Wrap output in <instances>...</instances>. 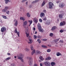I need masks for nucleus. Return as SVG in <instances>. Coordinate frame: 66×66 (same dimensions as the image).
Instances as JSON below:
<instances>
[{
  "label": "nucleus",
  "instance_id": "1",
  "mask_svg": "<svg viewBox=\"0 0 66 66\" xmlns=\"http://www.w3.org/2000/svg\"><path fill=\"white\" fill-rule=\"evenodd\" d=\"M18 59H20L21 60V61L23 63L24 62V61H23V59H22L23 56L22 54H20L18 56Z\"/></svg>",
  "mask_w": 66,
  "mask_h": 66
},
{
  "label": "nucleus",
  "instance_id": "2",
  "mask_svg": "<svg viewBox=\"0 0 66 66\" xmlns=\"http://www.w3.org/2000/svg\"><path fill=\"white\" fill-rule=\"evenodd\" d=\"M37 28L39 30V31L40 32H43L44 30L42 28L41 26H40V24L39 23H38L37 25Z\"/></svg>",
  "mask_w": 66,
  "mask_h": 66
},
{
  "label": "nucleus",
  "instance_id": "3",
  "mask_svg": "<svg viewBox=\"0 0 66 66\" xmlns=\"http://www.w3.org/2000/svg\"><path fill=\"white\" fill-rule=\"evenodd\" d=\"M30 48L31 50H33L31 52V55H33L35 53V50L34 49L33 45H31Z\"/></svg>",
  "mask_w": 66,
  "mask_h": 66
},
{
  "label": "nucleus",
  "instance_id": "4",
  "mask_svg": "<svg viewBox=\"0 0 66 66\" xmlns=\"http://www.w3.org/2000/svg\"><path fill=\"white\" fill-rule=\"evenodd\" d=\"M29 63L30 66H32L33 64V59L32 58H30V59H29Z\"/></svg>",
  "mask_w": 66,
  "mask_h": 66
},
{
  "label": "nucleus",
  "instance_id": "5",
  "mask_svg": "<svg viewBox=\"0 0 66 66\" xmlns=\"http://www.w3.org/2000/svg\"><path fill=\"white\" fill-rule=\"evenodd\" d=\"M25 30L27 37H28L29 36V34H28L27 33V32H28V27H25Z\"/></svg>",
  "mask_w": 66,
  "mask_h": 66
},
{
  "label": "nucleus",
  "instance_id": "6",
  "mask_svg": "<svg viewBox=\"0 0 66 66\" xmlns=\"http://www.w3.org/2000/svg\"><path fill=\"white\" fill-rule=\"evenodd\" d=\"M49 8L50 9H52V6H53L54 5L52 2H50L49 3Z\"/></svg>",
  "mask_w": 66,
  "mask_h": 66
},
{
  "label": "nucleus",
  "instance_id": "7",
  "mask_svg": "<svg viewBox=\"0 0 66 66\" xmlns=\"http://www.w3.org/2000/svg\"><path fill=\"white\" fill-rule=\"evenodd\" d=\"M66 24V22L65 21H63L61 22L60 23V26H63Z\"/></svg>",
  "mask_w": 66,
  "mask_h": 66
},
{
  "label": "nucleus",
  "instance_id": "8",
  "mask_svg": "<svg viewBox=\"0 0 66 66\" xmlns=\"http://www.w3.org/2000/svg\"><path fill=\"white\" fill-rule=\"evenodd\" d=\"M44 64L46 66H50V63L46 62H44Z\"/></svg>",
  "mask_w": 66,
  "mask_h": 66
},
{
  "label": "nucleus",
  "instance_id": "9",
  "mask_svg": "<svg viewBox=\"0 0 66 66\" xmlns=\"http://www.w3.org/2000/svg\"><path fill=\"white\" fill-rule=\"evenodd\" d=\"M6 28H5V27H3V28H2L1 29V31L2 32H4L5 30H6Z\"/></svg>",
  "mask_w": 66,
  "mask_h": 66
},
{
  "label": "nucleus",
  "instance_id": "10",
  "mask_svg": "<svg viewBox=\"0 0 66 66\" xmlns=\"http://www.w3.org/2000/svg\"><path fill=\"white\" fill-rule=\"evenodd\" d=\"M34 21L35 23H37L38 22V19L36 18H34Z\"/></svg>",
  "mask_w": 66,
  "mask_h": 66
},
{
  "label": "nucleus",
  "instance_id": "11",
  "mask_svg": "<svg viewBox=\"0 0 66 66\" xmlns=\"http://www.w3.org/2000/svg\"><path fill=\"white\" fill-rule=\"evenodd\" d=\"M29 40L30 42H28V44H31V43L33 42V41L32 40L31 38V36H30L29 37Z\"/></svg>",
  "mask_w": 66,
  "mask_h": 66
},
{
  "label": "nucleus",
  "instance_id": "12",
  "mask_svg": "<svg viewBox=\"0 0 66 66\" xmlns=\"http://www.w3.org/2000/svg\"><path fill=\"white\" fill-rule=\"evenodd\" d=\"M40 16L41 18H43L45 16V14L43 12L41 13L40 15Z\"/></svg>",
  "mask_w": 66,
  "mask_h": 66
},
{
  "label": "nucleus",
  "instance_id": "13",
  "mask_svg": "<svg viewBox=\"0 0 66 66\" xmlns=\"http://www.w3.org/2000/svg\"><path fill=\"white\" fill-rule=\"evenodd\" d=\"M50 22H51L50 20H48L47 22L45 23L46 24H47V25H49V24H50Z\"/></svg>",
  "mask_w": 66,
  "mask_h": 66
},
{
  "label": "nucleus",
  "instance_id": "14",
  "mask_svg": "<svg viewBox=\"0 0 66 66\" xmlns=\"http://www.w3.org/2000/svg\"><path fill=\"white\" fill-rule=\"evenodd\" d=\"M59 18H60V19H62V18H63V15L62 14H59Z\"/></svg>",
  "mask_w": 66,
  "mask_h": 66
},
{
  "label": "nucleus",
  "instance_id": "15",
  "mask_svg": "<svg viewBox=\"0 0 66 66\" xmlns=\"http://www.w3.org/2000/svg\"><path fill=\"white\" fill-rule=\"evenodd\" d=\"M35 53L36 54H39L40 53V52L39 51H36Z\"/></svg>",
  "mask_w": 66,
  "mask_h": 66
},
{
  "label": "nucleus",
  "instance_id": "16",
  "mask_svg": "<svg viewBox=\"0 0 66 66\" xmlns=\"http://www.w3.org/2000/svg\"><path fill=\"white\" fill-rule=\"evenodd\" d=\"M56 54L57 56H60V55H62V54H61L59 52H57L56 53Z\"/></svg>",
  "mask_w": 66,
  "mask_h": 66
},
{
  "label": "nucleus",
  "instance_id": "17",
  "mask_svg": "<svg viewBox=\"0 0 66 66\" xmlns=\"http://www.w3.org/2000/svg\"><path fill=\"white\" fill-rule=\"evenodd\" d=\"M56 28V26H54L53 27H52L51 30L52 31H54V30H55Z\"/></svg>",
  "mask_w": 66,
  "mask_h": 66
},
{
  "label": "nucleus",
  "instance_id": "18",
  "mask_svg": "<svg viewBox=\"0 0 66 66\" xmlns=\"http://www.w3.org/2000/svg\"><path fill=\"white\" fill-rule=\"evenodd\" d=\"M64 6V3H61L60 4V7H63Z\"/></svg>",
  "mask_w": 66,
  "mask_h": 66
},
{
  "label": "nucleus",
  "instance_id": "19",
  "mask_svg": "<svg viewBox=\"0 0 66 66\" xmlns=\"http://www.w3.org/2000/svg\"><path fill=\"white\" fill-rule=\"evenodd\" d=\"M51 58L50 57H48L46 58L45 60H46V61H47V60H51Z\"/></svg>",
  "mask_w": 66,
  "mask_h": 66
},
{
  "label": "nucleus",
  "instance_id": "20",
  "mask_svg": "<svg viewBox=\"0 0 66 66\" xmlns=\"http://www.w3.org/2000/svg\"><path fill=\"white\" fill-rule=\"evenodd\" d=\"M39 59L40 60H41L42 61H44V58L42 56H40L39 57Z\"/></svg>",
  "mask_w": 66,
  "mask_h": 66
},
{
  "label": "nucleus",
  "instance_id": "21",
  "mask_svg": "<svg viewBox=\"0 0 66 66\" xmlns=\"http://www.w3.org/2000/svg\"><path fill=\"white\" fill-rule=\"evenodd\" d=\"M27 21H25L23 23V24L24 26H26L27 25Z\"/></svg>",
  "mask_w": 66,
  "mask_h": 66
},
{
  "label": "nucleus",
  "instance_id": "22",
  "mask_svg": "<svg viewBox=\"0 0 66 66\" xmlns=\"http://www.w3.org/2000/svg\"><path fill=\"white\" fill-rule=\"evenodd\" d=\"M55 65V63L53 62H52L51 63V65L52 66H54Z\"/></svg>",
  "mask_w": 66,
  "mask_h": 66
},
{
  "label": "nucleus",
  "instance_id": "23",
  "mask_svg": "<svg viewBox=\"0 0 66 66\" xmlns=\"http://www.w3.org/2000/svg\"><path fill=\"white\" fill-rule=\"evenodd\" d=\"M28 22H30V24L29 25V26H30V25H31L32 23V20L30 21L29 20L28 21Z\"/></svg>",
  "mask_w": 66,
  "mask_h": 66
},
{
  "label": "nucleus",
  "instance_id": "24",
  "mask_svg": "<svg viewBox=\"0 0 66 66\" xmlns=\"http://www.w3.org/2000/svg\"><path fill=\"white\" fill-rule=\"evenodd\" d=\"M18 24V21L16 20L15 21V23H14V26H17Z\"/></svg>",
  "mask_w": 66,
  "mask_h": 66
},
{
  "label": "nucleus",
  "instance_id": "25",
  "mask_svg": "<svg viewBox=\"0 0 66 66\" xmlns=\"http://www.w3.org/2000/svg\"><path fill=\"white\" fill-rule=\"evenodd\" d=\"M45 4V1H44L43 2V3H42L41 6H43Z\"/></svg>",
  "mask_w": 66,
  "mask_h": 66
},
{
  "label": "nucleus",
  "instance_id": "26",
  "mask_svg": "<svg viewBox=\"0 0 66 66\" xmlns=\"http://www.w3.org/2000/svg\"><path fill=\"white\" fill-rule=\"evenodd\" d=\"M27 16L28 17H30V14L29 13H27Z\"/></svg>",
  "mask_w": 66,
  "mask_h": 66
},
{
  "label": "nucleus",
  "instance_id": "27",
  "mask_svg": "<svg viewBox=\"0 0 66 66\" xmlns=\"http://www.w3.org/2000/svg\"><path fill=\"white\" fill-rule=\"evenodd\" d=\"M5 3L6 4H7L9 1V0H5Z\"/></svg>",
  "mask_w": 66,
  "mask_h": 66
},
{
  "label": "nucleus",
  "instance_id": "28",
  "mask_svg": "<svg viewBox=\"0 0 66 66\" xmlns=\"http://www.w3.org/2000/svg\"><path fill=\"white\" fill-rule=\"evenodd\" d=\"M11 59V57H9L6 59H5V60H6V61H7L8 60H10V59Z\"/></svg>",
  "mask_w": 66,
  "mask_h": 66
},
{
  "label": "nucleus",
  "instance_id": "29",
  "mask_svg": "<svg viewBox=\"0 0 66 66\" xmlns=\"http://www.w3.org/2000/svg\"><path fill=\"white\" fill-rule=\"evenodd\" d=\"M2 17L4 19H7V17L6 16L4 15H2Z\"/></svg>",
  "mask_w": 66,
  "mask_h": 66
},
{
  "label": "nucleus",
  "instance_id": "30",
  "mask_svg": "<svg viewBox=\"0 0 66 66\" xmlns=\"http://www.w3.org/2000/svg\"><path fill=\"white\" fill-rule=\"evenodd\" d=\"M20 19H21V20H23V21L25 20V19H24V18L22 17H20Z\"/></svg>",
  "mask_w": 66,
  "mask_h": 66
},
{
  "label": "nucleus",
  "instance_id": "31",
  "mask_svg": "<svg viewBox=\"0 0 66 66\" xmlns=\"http://www.w3.org/2000/svg\"><path fill=\"white\" fill-rule=\"evenodd\" d=\"M53 33H51L50 34V36L51 37L53 36Z\"/></svg>",
  "mask_w": 66,
  "mask_h": 66
},
{
  "label": "nucleus",
  "instance_id": "32",
  "mask_svg": "<svg viewBox=\"0 0 66 66\" xmlns=\"http://www.w3.org/2000/svg\"><path fill=\"white\" fill-rule=\"evenodd\" d=\"M42 47L43 48H47V46L45 45H42Z\"/></svg>",
  "mask_w": 66,
  "mask_h": 66
},
{
  "label": "nucleus",
  "instance_id": "33",
  "mask_svg": "<svg viewBox=\"0 0 66 66\" xmlns=\"http://www.w3.org/2000/svg\"><path fill=\"white\" fill-rule=\"evenodd\" d=\"M51 51V49H48L47 50V52H50Z\"/></svg>",
  "mask_w": 66,
  "mask_h": 66
},
{
  "label": "nucleus",
  "instance_id": "34",
  "mask_svg": "<svg viewBox=\"0 0 66 66\" xmlns=\"http://www.w3.org/2000/svg\"><path fill=\"white\" fill-rule=\"evenodd\" d=\"M59 39H57L55 40L54 41L55 43H56V42H58V41L59 40Z\"/></svg>",
  "mask_w": 66,
  "mask_h": 66
},
{
  "label": "nucleus",
  "instance_id": "35",
  "mask_svg": "<svg viewBox=\"0 0 66 66\" xmlns=\"http://www.w3.org/2000/svg\"><path fill=\"white\" fill-rule=\"evenodd\" d=\"M3 12H5L6 11V10L5 9H4L2 10Z\"/></svg>",
  "mask_w": 66,
  "mask_h": 66
},
{
  "label": "nucleus",
  "instance_id": "36",
  "mask_svg": "<svg viewBox=\"0 0 66 66\" xmlns=\"http://www.w3.org/2000/svg\"><path fill=\"white\" fill-rule=\"evenodd\" d=\"M39 22H43V20L41 19H40L39 20Z\"/></svg>",
  "mask_w": 66,
  "mask_h": 66
},
{
  "label": "nucleus",
  "instance_id": "37",
  "mask_svg": "<svg viewBox=\"0 0 66 66\" xmlns=\"http://www.w3.org/2000/svg\"><path fill=\"white\" fill-rule=\"evenodd\" d=\"M5 9L6 10V11H7V10L9 9V7H5Z\"/></svg>",
  "mask_w": 66,
  "mask_h": 66
},
{
  "label": "nucleus",
  "instance_id": "38",
  "mask_svg": "<svg viewBox=\"0 0 66 66\" xmlns=\"http://www.w3.org/2000/svg\"><path fill=\"white\" fill-rule=\"evenodd\" d=\"M37 41L39 42V44H40V43H41V41H40V40L39 39H38Z\"/></svg>",
  "mask_w": 66,
  "mask_h": 66
},
{
  "label": "nucleus",
  "instance_id": "39",
  "mask_svg": "<svg viewBox=\"0 0 66 66\" xmlns=\"http://www.w3.org/2000/svg\"><path fill=\"white\" fill-rule=\"evenodd\" d=\"M25 50L27 51H29V49L27 48H26Z\"/></svg>",
  "mask_w": 66,
  "mask_h": 66
},
{
  "label": "nucleus",
  "instance_id": "40",
  "mask_svg": "<svg viewBox=\"0 0 66 66\" xmlns=\"http://www.w3.org/2000/svg\"><path fill=\"white\" fill-rule=\"evenodd\" d=\"M34 39H36V38H37V36H36L35 35H34Z\"/></svg>",
  "mask_w": 66,
  "mask_h": 66
},
{
  "label": "nucleus",
  "instance_id": "41",
  "mask_svg": "<svg viewBox=\"0 0 66 66\" xmlns=\"http://www.w3.org/2000/svg\"><path fill=\"white\" fill-rule=\"evenodd\" d=\"M38 38H42V36H37Z\"/></svg>",
  "mask_w": 66,
  "mask_h": 66
},
{
  "label": "nucleus",
  "instance_id": "42",
  "mask_svg": "<svg viewBox=\"0 0 66 66\" xmlns=\"http://www.w3.org/2000/svg\"><path fill=\"white\" fill-rule=\"evenodd\" d=\"M29 7L30 8H32L33 7V5H29Z\"/></svg>",
  "mask_w": 66,
  "mask_h": 66
},
{
  "label": "nucleus",
  "instance_id": "43",
  "mask_svg": "<svg viewBox=\"0 0 66 66\" xmlns=\"http://www.w3.org/2000/svg\"><path fill=\"white\" fill-rule=\"evenodd\" d=\"M14 32L15 33H17V29H15V30H14Z\"/></svg>",
  "mask_w": 66,
  "mask_h": 66
},
{
  "label": "nucleus",
  "instance_id": "44",
  "mask_svg": "<svg viewBox=\"0 0 66 66\" xmlns=\"http://www.w3.org/2000/svg\"><path fill=\"white\" fill-rule=\"evenodd\" d=\"M17 34L18 35V36L19 37V31L17 32Z\"/></svg>",
  "mask_w": 66,
  "mask_h": 66
},
{
  "label": "nucleus",
  "instance_id": "45",
  "mask_svg": "<svg viewBox=\"0 0 66 66\" xmlns=\"http://www.w3.org/2000/svg\"><path fill=\"white\" fill-rule=\"evenodd\" d=\"M36 3V2H35V1L32 2L31 3L32 4H34V3Z\"/></svg>",
  "mask_w": 66,
  "mask_h": 66
},
{
  "label": "nucleus",
  "instance_id": "46",
  "mask_svg": "<svg viewBox=\"0 0 66 66\" xmlns=\"http://www.w3.org/2000/svg\"><path fill=\"white\" fill-rule=\"evenodd\" d=\"M9 11L7 10L6 12V14H9Z\"/></svg>",
  "mask_w": 66,
  "mask_h": 66
},
{
  "label": "nucleus",
  "instance_id": "47",
  "mask_svg": "<svg viewBox=\"0 0 66 66\" xmlns=\"http://www.w3.org/2000/svg\"><path fill=\"white\" fill-rule=\"evenodd\" d=\"M46 17H45L43 19V20H46Z\"/></svg>",
  "mask_w": 66,
  "mask_h": 66
},
{
  "label": "nucleus",
  "instance_id": "48",
  "mask_svg": "<svg viewBox=\"0 0 66 66\" xmlns=\"http://www.w3.org/2000/svg\"><path fill=\"white\" fill-rule=\"evenodd\" d=\"M60 42L61 43H63L64 42V41L62 40H60Z\"/></svg>",
  "mask_w": 66,
  "mask_h": 66
},
{
  "label": "nucleus",
  "instance_id": "49",
  "mask_svg": "<svg viewBox=\"0 0 66 66\" xmlns=\"http://www.w3.org/2000/svg\"><path fill=\"white\" fill-rule=\"evenodd\" d=\"M43 12H44V13H46V11L45 10H44L43 11Z\"/></svg>",
  "mask_w": 66,
  "mask_h": 66
},
{
  "label": "nucleus",
  "instance_id": "50",
  "mask_svg": "<svg viewBox=\"0 0 66 66\" xmlns=\"http://www.w3.org/2000/svg\"><path fill=\"white\" fill-rule=\"evenodd\" d=\"M31 57H30L29 56H27L26 57V59H30V58H31Z\"/></svg>",
  "mask_w": 66,
  "mask_h": 66
},
{
  "label": "nucleus",
  "instance_id": "51",
  "mask_svg": "<svg viewBox=\"0 0 66 66\" xmlns=\"http://www.w3.org/2000/svg\"><path fill=\"white\" fill-rule=\"evenodd\" d=\"M56 3H59V2H60V1H56Z\"/></svg>",
  "mask_w": 66,
  "mask_h": 66
},
{
  "label": "nucleus",
  "instance_id": "52",
  "mask_svg": "<svg viewBox=\"0 0 66 66\" xmlns=\"http://www.w3.org/2000/svg\"><path fill=\"white\" fill-rule=\"evenodd\" d=\"M60 32H61V33H62V32H63V30H61L60 31Z\"/></svg>",
  "mask_w": 66,
  "mask_h": 66
},
{
  "label": "nucleus",
  "instance_id": "53",
  "mask_svg": "<svg viewBox=\"0 0 66 66\" xmlns=\"http://www.w3.org/2000/svg\"><path fill=\"white\" fill-rule=\"evenodd\" d=\"M11 65L12 66H15V65L13 63L11 64Z\"/></svg>",
  "mask_w": 66,
  "mask_h": 66
},
{
  "label": "nucleus",
  "instance_id": "54",
  "mask_svg": "<svg viewBox=\"0 0 66 66\" xmlns=\"http://www.w3.org/2000/svg\"><path fill=\"white\" fill-rule=\"evenodd\" d=\"M35 1L36 2H36H38L39 1V0H37Z\"/></svg>",
  "mask_w": 66,
  "mask_h": 66
},
{
  "label": "nucleus",
  "instance_id": "55",
  "mask_svg": "<svg viewBox=\"0 0 66 66\" xmlns=\"http://www.w3.org/2000/svg\"><path fill=\"white\" fill-rule=\"evenodd\" d=\"M43 40L44 41H46V40H47V39H43Z\"/></svg>",
  "mask_w": 66,
  "mask_h": 66
},
{
  "label": "nucleus",
  "instance_id": "56",
  "mask_svg": "<svg viewBox=\"0 0 66 66\" xmlns=\"http://www.w3.org/2000/svg\"><path fill=\"white\" fill-rule=\"evenodd\" d=\"M7 54V55H11V54L9 53H8Z\"/></svg>",
  "mask_w": 66,
  "mask_h": 66
},
{
  "label": "nucleus",
  "instance_id": "57",
  "mask_svg": "<svg viewBox=\"0 0 66 66\" xmlns=\"http://www.w3.org/2000/svg\"><path fill=\"white\" fill-rule=\"evenodd\" d=\"M34 66H38V65H37V64H35L34 65Z\"/></svg>",
  "mask_w": 66,
  "mask_h": 66
},
{
  "label": "nucleus",
  "instance_id": "58",
  "mask_svg": "<svg viewBox=\"0 0 66 66\" xmlns=\"http://www.w3.org/2000/svg\"><path fill=\"white\" fill-rule=\"evenodd\" d=\"M28 2H26V5H28Z\"/></svg>",
  "mask_w": 66,
  "mask_h": 66
},
{
  "label": "nucleus",
  "instance_id": "59",
  "mask_svg": "<svg viewBox=\"0 0 66 66\" xmlns=\"http://www.w3.org/2000/svg\"><path fill=\"white\" fill-rule=\"evenodd\" d=\"M40 66H43V64H42V63H40Z\"/></svg>",
  "mask_w": 66,
  "mask_h": 66
},
{
  "label": "nucleus",
  "instance_id": "60",
  "mask_svg": "<svg viewBox=\"0 0 66 66\" xmlns=\"http://www.w3.org/2000/svg\"><path fill=\"white\" fill-rule=\"evenodd\" d=\"M33 30H34V31H35V28H33Z\"/></svg>",
  "mask_w": 66,
  "mask_h": 66
},
{
  "label": "nucleus",
  "instance_id": "61",
  "mask_svg": "<svg viewBox=\"0 0 66 66\" xmlns=\"http://www.w3.org/2000/svg\"><path fill=\"white\" fill-rule=\"evenodd\" d=\"M48 46H49V47H51V45H48Z\"/></svg>",
  "mask_w": 66,
  "mask_h": 66
},
{
  "label": "nucleus",
  "instance_id": "62",
  "mask_svg": "<svg viewBox=\"0 0 66 66\" xmlns=\"http://www.w3.org/2000/svg\"><path fill=\"white\" fill-rule=\"evenodd\" d=\"M14 57L15 59H16V56H14Z\"/></svg>",
  "mask_w": 66,
  "mask_h": 66
},
{
  "label": "nucleus",
  "instance_id": "63",
  "mask_svg": "<svg viewBox=\"0 0 66 66\" xmlns=\"http://www.w3.org/2000/svg\"><path fill=\"white\" fill-rule=\"evenodd\" d=\"M58 22H59V19H57V20Z\"/></svg>",
  "mask_w": 66,
  "mask_h": 66
},
{
  "label": "nucleus",
  "instance_id": "64",
  "mask_svg": "<svg viewBox=\"0 0 66 66\" xmlns=\"http://www.w3.org/2000/svg\"><path fill=\"white\" fill-rule=\"evenodd\" d=\"M37 31H36L35 32V34H37Z\"/></svg>",
  "mask_w": 66,
  "mask_h": 66
}]
</instances>
